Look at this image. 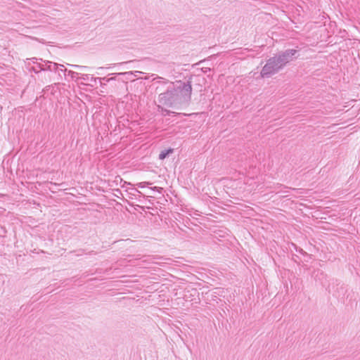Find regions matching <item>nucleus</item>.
Instances as JSON below:
<instances>
[{
  "label": "nucleus",
  "instance_id": "obj_1",
  "mask_svg": "<svg viewBox=\"0 0 360 360\" xmlns=\"http://www.w3.org/2000/svg\"><path fill=\"white\" fill-rule=\"evenodd\" d=\"M192 86L190 82L181 83L176 88L167 89L158 96V104L179 109V106L191 100Z\"/></svg>",
  "mask_w": 360,
  "mask_h": 360
},
{
  "label": "nucleus",
  "instance_id": "obj_2",
  "mask_svg": "<svg viewBox=\"0 0 360 360\" xmlns=\"http://www.w3.org/2000/svg\"><path fill=\"white\" fill-rule=\"evenodd\" d=\"M297 50L287 49L278 52L274 56L270 58L263 67L260 74L262 77H269L282 70L288 63L295 58Z\"/></svg>",
  "mask_w": 360,
  "mask_h": 360
},
{
  "label": "nucleus",
  "instance_id": "obj_3",
  "mask_svg": "<svg viewBox=\"0 0 360 360\" xmlns=\"http://www.w3.org/2000/svg\"><path fill=\"white\" fill-rule=\"evenodd\" d=\"M37 68H39L40 71H56L58 68V64L47 60L44 61L43 63H37L36 67H33V70L35 72H39L38 70H37Z\"/></svg>",
  "mask_w": 360,
  "mask_h": 360
},
{
  "label": "nucleus",
  "instance_id": "obj_4",
  "mask_svg": "<svg viewBox=\"0 0 360 360\" xmlns=\"http://www.w3.org/2000/svg\"><path fill=\"white\" fill-rule=\"evenodd\" d=\"M80 79L83 81L94 82V83H96L97 81H99L101 86L105 84L101 82V77H94L92 75H90L88 74L82 75Z\"/></svg>",
  "mask_w": 360,
  "mask_h": 360
},
{
  "label": "nucleus",
  "instance_id": "obj_5",
  "mask_svg": "<svg viewBox=\"0 0 360 360\" xmlns=\"http://www.w3.org/2000/svg\"><path fill=\"white\" fill-rule=\"evenodd\" d=\"M164 107L165 106L163 105H158V110L161 113L162 115L167 116L169 115L171 113H173V112L165 108Z\"/></svg>",
  "mask_w": 360,
  "mask_h": 360
},
{
  "label": "nucleus",
  "instance_id": "obj_6",
  "mask_svg": "<svg viewBox=\"0 0 360 360\" xmlns=\"http://www.w3.org/2000/svg\"><path fill=\"white\" fill-rule=\"evenodd\" d=\"M172 152H173L172 149H168V150L161 151V153L159 155V159L164 160L169 155V154L172 153Z\"/></svg>",
  "mask_w": 360,
  "mask_h": 360
},
{
  "label": "nucleus",
  "instance_id": "obj_7",
  "mask_svg": "<svg viewBox=\"0 0 360 360\" xmlns=\"http://www.w3.org/2000/svg\"><path fill=\"white\" fill-rule=\"evenodd\" d=\"M150 184H151V183L147 182V181H143V182L138 183L136 184V186L139 188H145L146 186L150 185Z\"/></svg>",
  "mask_w": 360,
  "mask_h": 360
},
{
  "label": "nucleus",
  "instance_id": "obj_8",
  "mask_svg": "<svg viewBox=\"0 0 360 360\" xmlns=\"http://www.w3.org/2000/svg\"><path fill=\"white\" fill-rule=\"evenodd\" d=\"M68 75H70L72 78L75 77L77 75H79V73L76 72H74V71H72V70H69L68 71Z\"/></svg>",
  "mask_w": 360,
  "mask_h": 360
},
{
  "label": "nucleus",
  "instance_id": "obj_9",
  "mask_svg": "<svg viewBox=\"0 0 360 360\" xmlns=\"http://www.w3.org/2000/svg\"><path fill=\"white\" fill-rule=\"evenodd\" d=\"M150 189L153 191H157L159 193H161L162 191V188L157 187V186L152 187V188H150Z\"/></svg>",
  "mask_w": 360,
  "mask_h": 360
},
{
  "label": "nucleus",
  "instance_id": "obj_10",
  "mask_svg": "<svg viewBox=\"0 0 360 360\" xmlns=\"http://www.w3.org/2000/svg\"><path fill=\"white\" fill-rule=\"evenodd\" d=\"M72 66L74 68H81V69H86L87 68L86 66H80V65H72Z\"/></svg>",
  "mask_w": 360,
  "mask_h": 360
},
{
  "label": "nucleus",
  "instance_id": "obj_11",
  "mask_svg": "<svg viewBox=\"0 0 360 360\" xmlns=\"http://www.w3.org/2000/svg\"><path fill=\"white\" fill-rule=\"evenodd\" d=\"M113 79H114V78H112H112H108V79H106L105 77L101 78V81L103 80V82L106 81L107 82H110L111 80H113Z\"/></svg>",
  "mask_w": 360,
  "mask_h": 360
},
{
  "label": "nucleus",
  "instance_id": "obj_12",
  "mask_svg": "<svg viewBox=\"0 0 360 360\" xmlns=\"http://www.w3.org/2000/svg\"><path fill=\"white\" fill-rule=\"evenodd\" d=\"M58 67H60V70L61 71H64V72L67 71V69H65V68H64V69H63V68H64V65H58Z\"/></svg>",
  "mask_w": 360,
  "mask_h": 360
},
{
  "label": "nucleus",
  "instance_id": "obj_13",
  "mask_svg": "<svg viewBox=\"0 0 360 360\" xmlns=\"http://www.w3.org/2000/svg\"><path fill=\"white\" fill-rule=\"evenodd\" d=\"M132 190H133L134 192L138 193H139V194H141V193L139 191H138L136 188H133Z\"/></svg>",
  "mask_w": 360,
  "mask_h": 360
}]
</instances>
